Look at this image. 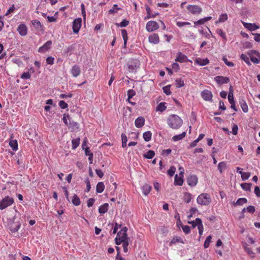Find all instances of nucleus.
Segmentation results:
<instances>
[{"instance_id":"nucleus-1","label":"nucleus","mask_w":260,"mask_h":260,"mask_svg":"<svg viewBox=\"0 0 260 260\" xmlns=\"http://www.w3.org/2000/svg\"><path fill=\"white\" fill-rule=\"evenodd\" d=\"M21 225V220L19 217L14 216L7 219V226L12 233L17 232Z\"/></svg>"},{"instance_id":"nucleus-2","label":"nucleus","mask_w":260,"mask_h":260,"mask_svg":"<svg viewBox=\"0 0 260 260\" xmlns=\"http://www.w3.org/2000/svg\"><path fill=\"white\" fill-rule=\"evenodd\" d=\"M167 123L173 129H178L183 123L182 119L177 115L173 114L169 116L167 119Z\"/></svg>"},{"instance_id":"nucleus-3","label":"nucleus","mask_w":260,"mask_h":260,"mask_svg":"<svg viewBox=\"0 0 260 260\" xmlns=\"http://www.w3.org/2000/svg\"><path fill=\"white\" fill-rule=\"evenodd\" d=\"M127 229L126 227H123L121 230L117 233L116 237L115 239L116 245H120L122 242L130 239L127 235Z\"/></svg>"},{"instance_id":"nucleus-4","label":"nucleus","mask_w":260,"mask_h":260,"mask_svg":"<svg viewBox=\"0 0 260 260\" xmlns=\"http://www.w3.org/2000/svg\"><path fill=\"white\" fill-rule=\"evenodd\" d=\"M197 203L202 206H208L211 202V198L209 194L202 193L197 199Z\"/></svg>"},{"instance_id":"nucleus-5","label":"nucleus","mask_w":260,"mask_h":260,"mask_svg":"<svg viewBox=\"0 0 260 260\" xmlns=\"http://www.w3.org/2000/svg\"><path fill=\"white\" fill-rule=\"evenodd\" d=\"M247 55L251 61L255 64L260 63V53L256 50H250L247 52Z\"/></svg>"},{"instance_id":"nucleus-6","label":"nucleus","mask_w":260,"mask_h":260,"mask_svg":"<svg viewBox=\"0 0 260 260\" xmlns=\"http://www.w3.org/2000/svg\"><path fill=\"white\" fill-rule=\"evenodd\" d=\"M14 199L9 196H6L0 201V209L4 210L14 203Z\"/></svg>"},{"instance_id":"nucleus-7","label":"nucleus","mask_w":260,"mask_h":260,"mask_svg":"<svg viewBox=\"0 0 260 260\" xmlns=\"http://www.w3.org/2000/svg\"><path fill=\"white\" fill-rule=\"evenodd\" d=\"M188 12L192 15H198L202 12V8L197 5H189L187 7Z\"/></svg>"},{"instance_id":"nucleus-8","label":"nucleus","mask_w":260,"mask_h":260,"mask_svg":"<svg viewBox=\"0 0 260 260\" xmlns=\"http://www.w3.org/2000/svg\"><path fill=\"white\" fill-rule=\"evenodd\" d=\"M82 19L78 18L75 19L73 22V30L75 34H77L81 26Z\"/></svg>"},{"instance_id":"nucleus-9","label":"nucleus","mask_w":260,"mask_h":260,"mask_svg":"<svg viewBox=\"0 0 260 260\" xmlns=\"http://www.w3.org/2000/svg\"><path fill=\"white\" fill-rule=\"evenodd\" d=\"M158 27V25L156 22L154 21H149L146 24V28L148 31L151 32L157 29Z\"/></svg>"},{"instance_id":"nucleus-10","label":"nucleus","mask_w":260,"mask_h":260,"mask_svg":"<svg viewBox=\"0 0 260 260\" xmlns=\"http://www.w3.org/2000/svg\"><path fill=\"white\" fill-rule=\"evenodd\" d=\"M214 81L219 85L228 83L230 82V78L228 77L217 76L214 77Z\"/></svg>"},{"instance_id":"nucleus-11","label":"nucleus","mask_w":260,"mask_h":260,"mask_svg":"<svg viewBox=\"0 0 260 260\" xmlns=\"http://www.w3.org/2000/svg\"><path fill=\"white\" fill-rule=\"evenodd\" d=\"M202 98L206 101H211L213 97L211 91L208 90H204L201 93Z\"/></svg>"},{"instance_id":"nucleus-12","label":"nucleus","mask_w":260,"mask_h":260,"mask_svg":"<svg viewBox=\"0 0 260 260\" xmlns=\"http://www.w3.org/2000/svg\"><path fill=\"white\" fill-rule=\"evenodd\" d=\"M52 44L51 41H48L42 46L39 48L38 52L40 53L46 52L50 48Z\"/></svg>"},{"instance_id":"nucleus-13","label":"nucleus","mask_w":260,"mask_h":260,"mask_svg":"<svg viewBox=\"0 0 260 260\" xmlns=\"http://www.w3.org/2000/svg\"><path fill=\"white\" fill-rule=\"evenodd\" d=\"M19 35L21 36H25L27 34V28L24 24H20L17 29Z\"/></svg>"},{"instance_id":"nucleus-14","label":"nucleus","mask_w":260,"mask_h":260,"mask_svg":"<svg viewBox=\"0 0 260 260\" xmlns=\"http://www.w3.org/2000/svg\"><path fill=\"white\" fill-rule=\"evenodd\" d=\"M149 43L153 44H157L159 42L158 35L156 34H152L148 37Z\"/></svg>"},{"instance_id":"nucleus-15","label":"nucleus","mask_w":260,"mask_h":260,"mask_svg":"<svg viewBox=\"0 0 260 260\" xmlns=\"http://www.w3.org/2000/svg\"><path fill=\"white\" fill-rule=\"evenodd\" d=\"M187 182L189 185L194 186L198 183V178L196 175L189 176L187 178Z\"/></svg>"},{"instance_id":"nucleus-16","label":"nucleus","mask_w":260,"mask_h":260,"mask_svg":"<svg viewBox=\"0 0 260 260\" xmlns=\"http://www.w3.org/2000/svg\"><path fill=\"white\" fill-rule=\"evenodd\" d=\"M71 73L73 77H78L81 73L80 67L77 65L73 66L71 69Z\"/></svg>"},{"instance_id":"nucleus-17","label":"nucleus","mask_w":260,"mask_h":260,"mask_svg":"<svg viewBox=\"0 0 260 260\" xmlns=\"http://www.w3.org/2000/svg\"><path fill=\"white\" fill-rule=\"evenodd\" d=\"M145 119L142 116L138 117L135 121V125L137 128L142 127L145 124Z\"/></svg>"},{"instance_id":"nucleus-18","label":"nucleus","mask_w":260,"mask_h":260,"mask_svg":"<svg viewBox=\"0 0 260 260\" xmlns=\"http://www.w3.org/2000/svg\"><path fill=\"white\" fill-rule=\"evenodd\" d=\"M187 60V57L185 55L182 54L181 52H179L178 53V56L175 59L176 61H178L181 63L186 62Z\"/></svg>"},{"instance_id":"nucleus-19","label":"nucleus","mask_w":260,"mask_h":260,"mask_svg":"<svg viewBox=\"0 0 260 260\" xmlns=\"http://www.w3.org/2000/svg\"><path fill=\"white\" fill-rule=\"evenodd\" d=\"M194 62L200 66H204L208 64L209 63V60L207 58L205 59L198 58L194 60Z\"/></svg>"},{"instance_id":"nucleus-20","label":"nucleus","mask_w":260,"mask_h":260,"mask_svg":"<svg viewBox=\"0 0 260 260\" xmlns=\"http://www.w3.org/2000/svg\"><path fill=\"white\" fill-rule=\"evenodd\" d=\"M212 19V17L208 16L205 17L202 19H201L197 21L194 22L195 25H203L206 22Z\"/></svg>"},{"instance_id":"nucleus-21","label":"nucleus","mask_w":260,"mask_h":260,"mask_svg":"<svg viewBox=\"0 0 260 260\" xmlns=\"http://www.w3.org/2000/svg\"><path fill=\"white\" fill-rule=\"evenodd\" d=\"M31 23L35 28L38 30H42L43 29V25H42L39 20L36 19L31 21Z\"/></svg>"},{"instance_id":"nucleus-22","label":"nucleus","mask_w":260,"mask_h":260,"mask_svg":"<svg viewBox=\"0 0 260 260\" xmlns=\"http://www.w3.org/2000/svg\"><path fill=\"white\" fill-rule=\"evenodd\" d=\"M244 26L248 29L250 31H254L259 28V26L256 25L255 24L249 23H243Z\"/></svg>"},{"instance_id":"nucleus-23","label":"nucleus","mask_w":260,"mask_h":260,"mask_svg":"<svg viewBox=\"0 0 260 260\" xmlns=\"http://www.w3.org/2000/svg\"><path fill=\"white\" fill-rule=\"evenodd\" d=\"M239 103H240V106H241V108L242 111L244 113L248 112V106L247 105L246 101L244 99H241V100H240Z\"/></svg>"},{"instance_id":"nucleus-24","label":"nucleus","mask_w":260,"mask_h":260,"mask_svg":"<svg viewBox=\"0 0 260 260\" xmlns=\"http://www.w3.org/2000/svg\"><path fill=\"white\" fill-rule=\"evenodd\" d=\"M228 19V16L226 13H222L219 15L218 20L215 21V24H217L218 23L224 22L226 21Z\"/></svg>"},{"instance_id":"nucleus-25","label":"nucleus","mask_w":260,"mask_h":260,"mask_svg":"<svg viewBox=\"0 0 260 260\" xmlns=\"http://www.w3.org/2000/svg\"><path fill=\"white\" fill-rule=\"evenodd\" d=\"M109 204L108 203H105L101 205L99 208V212L101 214L105 213L107 212L108 209Z\"/></svg>"},{"instance_id":"nucleus-26","label":"nucleus","mask_w":260,"mask_h":260,"mask_svg":"<svg viewBox=\"0 0 260 260\" xmlns=\"http://www.w3.org/2000/svg\"><path fill=\"white\" fill-rule=\"evenodd\" d=\"M151 190V186L149 184H145L142 186V192L145 196H147L150 192Z\"/></svg>"},{"instance_id":"nucleus-27","label":"nucleus","mask_w":260,"mask_h":260,"mask_svg":"<svg viewBox=\"0 0 260 260\" xmlns=\"http://www.w3.org/2000/svg\"><path fill=\"white\" fill-rule=\"evenodd\" d=\"M188 223L191 224L193 228L196 227L197 225L198 226V228L203 225L202 220L199 218H196L194 221L188 222Z\"/></svg>"},{"instance_id":"nucleus-28","label":"nucleus","mask_w":260,"mask_h":260,"mask_svg":"<svg viewBox=\"0 0 260 260\" xmlns=\"http://www.w3.org/2000/svg\"><path fill=\"white\" fill-rule=\"evenodd\" d=\"M105 189V185L103 182H99L96 187V191L97 193H102Z\"/></svg>"},{"instance_id":"nucleus-29","label":"nucleus","mask_w":260,"mask_h":260,"mask_svg":"<svg viewBox=\"0 0 260 260\" xmlns=\"http://www.w3.org/2000/svg\"><path fill=\"white\" fill-rule=\"evenodd\" d=\"M183 183L182 176L178 177L177 175H176L174 179V184L175 185H182Z\"/></svg>"},{"instance_id":"nucleus-30","label":"nucleus","mask_w":260,"mask_h":260,"mask_svg":"<svg viewBox=\"0 0 260 260\" xmlns=\"http://www.w3.org/2000/svg\"><path fill=\"white\" fill-rule=\"evenodd\" d=\"M143 137L146 142H149L151 140L152 133L150 131H147L143 133Z\"/></svg>"},{"instance_id":"nucleus-31","label":"nucleus","mask_w":260,"mask_h":260,"mask_svg":"<svg viewBox=\"0 0 260 260\" xmlns=\"http://www.w3.org/2000/svg\"><path fill=\"white\" fill-rule=\"evenodd\" d=\"M186 136V133L185 132H183L181 134L175 135L173 137L172 140L174 141H178L183 139Z\"/></svg>"},{"instance_id":"nucleus-32","label":"nucleus","mask_w":260,"mask_h":260,"mask_svg":"<svg viewBox=\"0 0 260 260\" xmlns=\"http://www.w3.org/2000/svg\"><path fill=\"white\" fill-rule=\"evenodd\" d=\"M9 145L13 150L18 149V143L16 140H10Z\"/></svg>"},{"instance_id":"nucleus-33","label":"nucleus","mask_w":260,"mask_h":260,"mask_svg":"<svg viewBox=\"0 0 260 260\" xmlns=\"http://www.w3.org/2000/svg\"><path fill=\"white\" fill-rule=\"evenodd\" d=\"M192 199V194L189 192H186L184 194L183 200L186 203H189Z\"/></svg>"},{"instance_id":"nucleus-34","label":"nucleus","mask_w":260,"mask_h":260,"mask_svg":"<svg viewBox=\"0 0 260 260\" xmlns=\"http://www.w3.org/2000/svg\"><path fill=\"white\" fill-rule=\"evenodd\" d=\"M72 202L75 206H79L81 204L80 199L77 194H74L73 196Z\"/></svg>"},{"instance_id":"nucleus-35","label":"nucleus","mask_w":260,"mask_h":260,"mask_svg":"<svg viewBox=\"0 0 260 260\" xmlns=\"http://www.w3.org/2000/svg\"><path fill=\"white\" fill-rule=\"evenodd\" d=\"M244 248L245 251L251 257L253 258L255 257V253L252 250L251 248L248 247L247 246H244Z\"/></svg>"},{"instance_id":"nucleus-36","label":"nucleus","mask_w":260,"mask_h":260,"mask_svg":"<svg viewBox=\"0 0 260 260\" xmlns=\"http://www.w3.org/2000/svg\"><path fill=\"white\" fill-rule=\"evenodd\" d=\"M228 100H229V102H233V101H234V95H233V88L232 86H231V85H230V88H229Z\"/></svg>"},{"instance_id":"nucleus-37","label":"nucleus","mask_w":260,"mask_h":260,"mask_svg":"<svg viewBox=\"0 0 260 260\" xmlns=\"http://www.w3.org/2000/svg\"><path fill=\"white\" fill-rule=\"evenodd\" d=\"M146 12L147 16L146 17H145V19H149L151 18H155L157 15H158V13H156L155 14H151V9L149 7H147L146 8Z\"/></svg>"},{"instance_id":"nucleus-38","label":"nucleus","mask_w":260,"mask_h":260,"mask_svg":"<svg viewBox=\"0 0 260 260\" xmlns=\"http://www.w3.org/2000/svg\"><path fill=\"white\" fill-rule=\"evenodd\" d=\"M166 106H165V103L161 102L156 107V111L163 112L166 109Z\"/></svg>"},{"instance_id":"nucleus-39","label":"nucleus","mask_w":260,"mask_h":260,"mask_svg":"<svg viewBox=\"0 0 260 260\" xmlns=\"http://www.w3.org/2000/svg\"><path fill=\"white\" fill-rule=\"evenodd\" d=\"M239 173L241 176V178L243 180H246L248 179L250 176V173L249 172H244L242 171H240Z\"/></svg>"},{"instance_id":"nucleus-40","label":"nucleus","mask_w":260,"mask_h":260,"mask_svg":"<svg viewBox=\"0 0 260 260\" xmlns=\"http://www.w3.org/2000/svg\"><path fill=\"white\" fill-rule=\"evenodd\" d=\"M121 35L124 41V46L125 47L128 39L127 31L125 29H122L121 30Z\"/></svg>"},{"instance_id":"nucleus-41","label":"nucleus","mask_w":260,"mask_h":260,"mask_svg":"<svg viewBox=\"0 0 260 260\" xmlns=\"http://www.w3.org/2000/svg\"><path fill=\"white\" fill-rule=\"evenodd\" d=\"M226 168V165L224 161H222L218 164V169L220 171V173H222L223 171Z\"/></svg>"},{"instance_id":"nucleus-42","label":"nucleus","mask_w":260,"mask_h":260,"mask_svg":"<svg viewBox=\"0 0 260 260\" xmlns=\"http://www.w3.org/2000/svg\"><path fill=\"white\" fill-rule=\"evenodd\" d=\"M251 183H244L241 184L242 188L245 191H250Z\"/></svg>"},{"instance_id":"nucleus-43","label":"nucleus","mask_w":260,"mask_h":260,"mask_svg":"<svg viewBox=\"0 0 260 260\" xmlns=\"http://www.w3.org/2000/svg\"><path fill=\"white\" fill-rule=\"evenodd\" d=\"M129 240H130V239H128V240H125L124 242H122L121 243V244H122V247L123 249V251L125 253H127L128 251V246L129 245Z\"/></svg>"},{"instance_id":"nucleus-44","label":"nucleus","mask_w":260,"mask_h":260,"mask_svg":"<svg viewBox=\"0 0 260 260\" xmlns=\"http://www.w3.org/2000/svg\"><path fill=\"white\" fill-rule=\"evenodd\" d=\"M155 155V153L153 150H149L146 153L144 154V157L147 159L152 158Z\"/></svg>"},{"instance_id":"nucleus-45","label":"nucleus","mask_w":260,"mask_h":260,"mask_svg":"<svg viewBox=\"0 0 260 260\" xmlns=\"http://www.w3.org/2000/svg\"><path fill=\"white\" fill-rule=\"evenodd\" d=\"M240 58L244 61L245 62V63L248 65V66H250L251 64L249 61V58L248 56H247L246 54H242L241 55H240Z\"/></svg>"},{"instance_id":"nucleus-46","label":"nucleus","mask_w":260,"mask_h":260,"mask_svg":"<svg viewBox=\"0 0 260 260\" xmlns=\"http://www.w3.org/2000/svg\"><path fill=\"white\" fill-rule=\"evenodd\" d=\"M80 144V139H74L72 140V148L76 149Z\"/></svg>"},{"instance_id":"nucleus-47","label":"nucleus","mask_w":260,"mask_h":260,"mask_svg":"<svg viewBox=\"0 0 260 260\" xmlns=\"http://www.w3.org/2000/svg\"><path fill=\"white\" fill-rule=\"evenodd\" d=\"M212 236L211 235L208 236L204 242V246L205 248L209 247L210 243L211 242Z\"/></svg>"},{"instance_id":"nucleus-48","label":"nucleus","mask_w":260,"mask_h":260,"mask_svg":"<svg viewBox=\"0 0 260 260\" xmlns=\"http://www.w3.org/2000/svg\"><path fill=\"white\" fill-rule=\"evenodd\" d=\"M247 200L245 198H239L235 203L236 205H242L243 204L246 203Z\"/></svg>"},{"instance_id":"nucleus-49","label":"nucleus","mask_w":260,"mask_h":260,"mask_svg":"<svg viewBox=\"0 0 260 260\" xmlns=\"http://www.w3.org/2000/svg\"><path fill=\"white\" fill-rule=\"evenodd\" d=\"M120 8L118 7L117 5H114L112 9H110L108 11L109 14H112L117 13Z\"/></svg>"},{"instance_id":"nucleus-50","label":"nucleus","mask_w":260,"mask_h":260,"mask_svg":"<svg viewBox=\"0 0 260 260\" xmlns=\"http://www.w3.org/2000/svg\"><path fill=\"white\" fill-rule=\"evenodd\" d=\"M216 33L219 35L224 40H226V37L225 34L222 30V29L218 28L216 30Z\"/></svg>"},{"instance_id":"nucleus-51","label":"nucleus","mask_w":260,"mask_h":260,"mask_svg":"<svg viewBox=\"0 0 260 260\" xmlns=\"http://www.w3.org/2000/svg\"><path fill=\"white\" fill-rule=\"evenodd\" d=\"M176 84L177 87L180 88L184 85V83L181 79H177L176 80Z\"/></svg>"},{"instance_id":"nucleus-52","label":"nucleus","mask_w":260,"mask_h":260,"mask_svg":"<svg viewBox=\"0 0 260 260\" xmlns=\"http://www.w3.org/2000/svg\"><path fill=\"white\" fill-rule=\"evenodd\" d=\"M176 171V168L174 166H172L168 170V174L170 176H173L175 172Z\"/></svg>"},{"instance_id":"nucleus-53","label":"nucleus","mask_w":260,"mask_h":260,"mask_svg":"<svg viewBox=\"0 0 260 260\" xmlns=\"http://www.w3.org/2000/svg\"><path fill=\"white\" fill-rule=\"evenodd\" d=\"M163 91L167 95H170L171 94L170 91V85H167L163 87Z\"/></svg>"},{"instance_id":"nucleus-54","label":"nucleus","mask_w":260,"mask_h":260,"mask_svg":"<svg viewBox=\"0 0 260 260\" xmlns=\"http://www.w3.org/2000/svg\"><path fill=\"white\" fill-rule=\"evenodd\" d=\"M136 94V92L133 89H129L127 91L128 99L132 98Z\"/></svg>"},{"instance_id":"nucleus-55","label":"nucleus","mask_w":260,"mask_h":260,"mask_svg":"<svg viewBox=\"0 0 260 260\" xmlns=\"http://www.w3.org/2000/svg\"><path fill=\"white\" fill-rule=\"evenodd\" d=\"M223 61L229 67H233L234 66V63L232 62L229 61L228 59L225 57L223 58Z\"/></svg>"},{"instance_id":"nucleus-56","label":"nucleus","mask_w":260,"mask_h":260,"mask_svg":"<svg viewBox=\"0 0 260 260\" xmlns=\"http://www.w3.org/2000/svg\"><path fill=\"white\" fill-rule=\"evenodd\" d=\"M31 76L29 72H24L21 76V78L24 79H28L30 78Z\"/></svg>"},{"instance_id":"nucleus-57","label":"nucleus","mask_w":260,"mask_h":260,"mask_svg":"<svg viewBox=\"0 0 260 260\" xmlns=\"http://www.w3.org/2000/svg\"><path fill=\"white\" fill-rule=\"evenodd\" d=\"M59 107L63 109H64L68 107V104L64 101H60L59 102Z\"/></svg>"},{"instance_id":"nucleus-58","label":"nucleus","mask_w":260,"mask_h":260,"mask_svg":"<svg viewBox=\"0 0 260 260\" xmlns=\"http://www.w3.org/2000/svg\"><path fill=\"white\" fill-rule=\"evenodd\" d=\"M54 58L51 56L48 57L46 58V63L50 65H52L54 63Z\"/></svg>"},{"instance_id":"nucleus-59","label":"nucleus","mask_w":260,"mask_h":260,"mask_svg":"<svg viewBox=\"0 0 260 260\" xmlns=\"http://www.w3.org/2000/svg\"><path fill=\"white\" fill-rule=\"evenodd\" d=\"M172 152L171 149H164L162 151L161 154L164 156H167L170 154Z\"/></svg>"},{"instance_id":"nucleus-60","label":"nucleus","mask_w":260,"mask_h":260,"mask_svg":"<svg viewBox=\"0 0 260 260\" xmlns=\"http://www.w3.org/2000/svg\"><path fill=\"white\" fill-rule=\"evenodd\" d=\"M246 210H247V212H248L250 213H253L255 211V208L253 206H248L246 208Z\"/></svg>"},{"instance_id":"nucleus-61","label":"nucleus","mask_w":260,"mask_h":260,"mask_svg":"<svg viewBox=\"0 0 260 260\" xmlns=\"http://www.w3.org/2000/svg\"><path fill=\"white\" fill-rule=\"evenodd\" d=\"M129 24V21L124 19L122 20L119 24V26L120 27H125L126 26Z\"/></svg>"},{"instance_id":"nucleus-62","label":"nucleus","mask_w":260,"mask_h":260,"mask_svg":"<svg viewBox=\"0 0 260 260\" xmlns=\"http://www.w3.org/2000/svg\"><path fill=\"white\" fill-rule=\"evenodd\" d=\"M172 68L175 72H177L179 69L180 66L178 63L174 62L172 64Z\"/></svg>"},{"instance_id":"nucleus-63","label":"nucleus","mask_w":260,"mask_h":260,"mask_svg":"<svg viewBox=\"0 0 260 260\" xmlns=\"http://www.w3.org/2000/svg\"><path fill=\"white\" fill-rule=\"evenodd\" d=\"M182 230L185 234H188L190 231V227L188 225L182 226Z\"/></svg>"},{"instance_id":"nucleus-64","label":"nucleus","mask_w":260,"mask_h":260,"mask_svg":"<svg viewBox=\"0 0 260 260\" xmlns=\"http://www.w3.org/2000/svg\"><path fill=\"white\" fill-rule=\"evenodd\" d=\"M254 193L257 197H260V188L258 186L255 187Z\"/></svg>"}]
</instances>
